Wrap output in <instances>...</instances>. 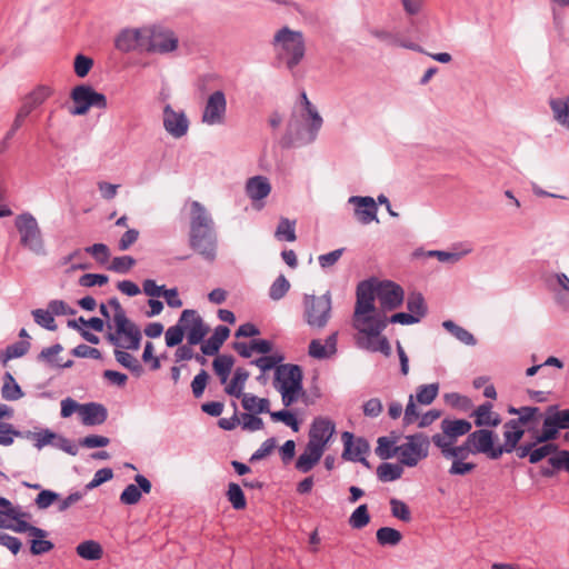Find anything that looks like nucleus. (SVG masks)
Returning a JSON list of instances; mask_svg holds the SVG:
<instances>
[{"label": "nucleus", "mask_w": 569, "mask_h": 569, "mask_svg": "<svg viewBox=\"0 0 569 569\" xmlns=\"http://www.w3.org/2000/svg\"><path fill=\"white\" fill-rule=\"evenodd\" d=\"M188 242L204 261H216L218 234L214 221L208 209L197 200L190 202Z\"/></svg>", "instance_id": "f257e3e1"}, {"label": "nucleus", "mask_w": 569, "mask_h": 569, "mask_svg": "<svg viewBox=\"0 0 569 569\" xmlns=\"http://www.w3.org/2000/svg\"><path fill=\"white\" fill-rule=\"evenodd\" d=\"M108 306L112 309V322L116 328L114 333H109V341L123 349L138 350L140 347V329L131 322L122 306L117 298L109 300Z\"/></svg>", "instance_id": "f03ea898"}, {"label": "nucleus", "mask_w": 569, "mask_h": 569, "mask_svg": "<svg viewBox=\"0 0 569 569\" xmlns=\"http://www.w3.org/2000/svg\"><path fill=\"white\" fill-rule=\"evenodd\" d=\"M273 386L281 393L284 407H290L302 395V371L297 365H280L274 371Z\"/></svg>", "instance_id": "7ed1b4c3"}, {"label": "nucleus", "mask_w": 569, "mask_h": 569, "mask_svg": "<svg viewBox=\"0 0 569 569\" xmlns=\"http://www.w3.org/2000/svg\"><path fill=\"white\" fill-rule=\"evenodd\" d=\"M274 47L289 69L297 66L305 56V41L301 32L284 27L274 36Z\"/></svg>", "instance_id": "20e7f679"}, {"label": "nucleus", "mask_w": 569, "mask_h": 569, "mask_svg": "<svg viewBox=\"0 0 569 569\" xmlns=\"http://www.w3.org/2000/svg\"><path fill=\"white\" fill-rule=\"evenodd\" d=\"M14 227L19 233L20 244L37 256L46 254L42 232L37 219L29 212L18 214Z\"/></svg>", "instance_id": "39448f33"}, {"label": "nucleus", "mask_w": 569, "mask_h": 569, "mask_svg": "<svg viewBox=\"0 0 569 569\" xmlns=\"http://www.w3.org/2000/svg\"><path fill=\"white\" fill-rule=\"evenodd\" d=\"M430 439L422 432L406 436L396 448V458L400 465L416 467L429 455Z\"/></svg>", "instance_id": "423d86ee"}, {"label": "nucleus", "mask_w": 569, "mask_h": 569, "mask_svg": "<svg viewBox=\"0 0 569 569\" xmlns=\"http://www.w3.org/2000/svg\"><path fill=\"white\" fill-rule=\"evenodd\" d=\"M386 327V318L355 327L358 330V346L372 352H381L385 356H389L391 353L390 343L388 339L381 335Z\"/></svg>", "instance_id": "0eeeda50"}, {"label": "nucleus", "mask_w": 569, "mask_h": 569, "mask_svg": "<svg viewBox=\"0 0 569 569\" xmlns=\"http://www.w3.org/2000/svg\"><path fill=\"white\" fill-rule=\"evenodd\" d=\"M377 299L375 284L370 281H362L357 287V300L353 312V327L368 323L373 320L386 318L376 312L375 300Z\"/></svg>", "instance_id": "6e6552de"}, {"label": "nucleus", "mask_w": 569, "mask_h": 569, "mask_svg": "<svg viewBox=\"0 0 569 569\" xmlns=\"http://www.w3.org/2000/svg\"><path fill=\"white\" fill-rule=\"evenodd\" d=\"M306 322L317 329L326 327L331 317V297L329 292L322 296H305Z\"/></svg>", "instance_id": "1a4fd4ad"}, {"label": "nucleus", "mask_w": 569, "mask_h": 569, "mask_svg": "<svg viewBox=\"0 0 569 569\" xmlns=\"http://www.w3.org/2000/svg\"><path fill=\"white\" fill-rule=\"evenodd\" d=\"M29 517L30 515L28 512L10 502L9 507H2L0 509V528L18 533L26 532L28 535L43 536V529L34 527L26 520Z\"/></svg>", "instance_id": "9d476101"}, {"label": "nucleus", "mask_w": 569, "mask_h": 569, "mask_svg": "<svg viewBox=\"0 0 569 569\" xmlns=\"http://www.w3.org/2000/svg\"><path fill=\"white\" fill-rule=\"evenodd\" d=\"M498 436L492 430L487 428H480L468 435L463 447L472 453H483L492 460H497L501 457V449H498L496 445Z\"/></svg>", "instance_id": "9b49d317"}, {"label": "nucleus", "mask_w": 569, "mask_h": 569, "mask_svg": "<svg viewBox=\"0 0 569 569\" xmlns=\"http://www.w3.org/2000/svg\"><path fill=\"white\" fill-rule=\"evenodd\" d=\"M71 99L74 108L71 113L74 116L86 114L90 108L106 109L108 107L104 94L94 91L90 86L80 84L72 89Z\"/></svg>", "instance_id": "f8f14e48"}, {"label": "nucleus", "mask_w": 569, "mask_h": 569, "mask_svg": "<svg viewBox=\"0 0 569 569\" xmlns=\"http://www.w3.org/2000/svg\"><path fill=\"white\" fill-rule=\"evenodd\" d=\"M146 51L168 53L178 47V38L169 30L161 27L144 28Z\"/></svg>", "instance_id": "ddd939ff"}, {"label": "nucleus", "mask_w": 569, "mask_h": 569, "mask_svg": "<svg viewBox=\"0 0 569 569\" xmlns=\"http://www.w3.org/2000/svg\"><path fill=\"white\" fill-rule=\"evenodd\" d=\"M569 428V410H558L550 406L543 420L542 430L536 436V442L552 441L558 437L559 429Z\"/></svg>", "instance_id": "4468645a"}, {"label": "nucleus", "mask_w": 569, "mask_h": 569, "mask_svg": "<svg viewBox=\"0 0 569 569\" xmlns=\"http://www.w3.org/2000/svg\"><path fill=\"white\" fill-rule=\"evenodd\" d=\"M226 96L222 91L217 90L208 97L201 120L208 126L222 124L226 120Z\"/></svg>", "instance_id": "2eb2a0df"}, {"label": "nucleus", "mask_w": 569, "mask_h": 569, "mask_svg": "<svg viewBox=\"0 0 569 569\" xmlns=\"http://www.w3.org/2000/svg\"><path fill=\"white\" fill-rule=\"evenodd\" d=\"M51 94H52V89L48 86H38L34 90H32L30 93H28L23 98L22 104L16 114L14 127L21 128L26 118L36 108L41 106Z\"/></svg>", "instance_id": "dca6fc26"}, {"label": "nucleus", "mask_w": 569, "mask_h": 569, "mask_svg": "<svg viewBox=\"0 0 569 569\" xmlns=\"http://www.w3.org/2000/svg\"><path fill=\"white\" fill-rule=\"evenodd\" d=\"M179 322L183 327V331L187 332V340L190 346L200 343L209 331L194 310H183Z\"/></svg>", "instance_id": "f3484780"}, {"label": "nucleus", "mask_w": 569, "mask_h": 569, "mask_svg": "<svg viewBox=\"0 0 569 569\" xmlns=\"http://www.w3.org/2000/svg\"><path fill=\"white\" fill-rule=\"evenodd\" d=\"M377 300L383 311L398 308L403 301L402 288L392 281H381L375 284Z\"/></svg>", "instance_id": "a211bd4d"}, {"label": "nucleus", "mask_w": 569, "mask_h": 569, "mask_svg": "<svg viewBox=\"0 0 569 569\" xmlns=\"http://www.w3.org/2000/svg\"><path fill=\"white\" fill-rule=\"evenodd\" d=\"M336 432L335 422L327 417H316L310 426L308 442L326 451L327 445Z\"/></svg>", "instance_id": "6ab92c4d"}, {"label": "nucleus", "mask_w": 569, "mask_h": 569, "mask_svg": "<svg viewBox=\"0 0 569 569\" xmlns=\"http://www.w3.org/2000/svg\"><path fill=\"white\" fill-rule=\"evenodd\" d=\"M163 127L173 138H181L189 130V120L183 111H176L170 104L163 108Z\"/></svg>", "instance_id": "aec40b11"}, {"label": "nucleus", "mask_w": 569, "mask_h": 569, "mask_svg": "<svg viewBox=\"0 0 569 569\" xmlns=\"http://www.w3.org/2000/svg\"><path fill=\"white\" fill-rule=\"evenodd\" d=\"M343 442L342 458L351 461L366 462L365 456L369 452V443L363 438H355L349 431L341 435Z\"/></svg>", "instance_id": "412c9836"}, {"label": "nucleus", "mask_w": 569, "mask_h": 569, "mask_svg": "<svg viewBox=\"0 0 569 569\" xmlns=\"http://www.w3.org/2000/svg\"><path fill=\"white\" fill-rule=\"evenodd\" d=\"M114 46L122 52L132 50L146 51L144 28L122 30L116 38Z\"/></svg>", "instance_id": "4be33fe9"}, {"label": "nucleus", "mask_w": 569, "mask_h": 569, "mask_svg": "<svg viewBox=\"0 0 569 569\" xmlns=\"http://www.w3.org/2000/svg\"><path fill=\"white\" fill-rule=\"evenodd\" d=\"M349 202L356 206L355 214L359 222L368 224L377 219V204L371 197H357L353 196L349 199Z\"/></svg>", "instance_id": "5701e85b"}, {"label": "nucleus", "mask_w": 569, "mask_h": 569, "mask_svg": "<svg viewBox=\"0 0 569 569\" xmlns=\"http://www.w3.org/2000/svg\"><path fill=\"white\" fill-rule=\"evenodd\" d=\"M136 485H128L120 495V502L123 505H137L142 496V492L150 493L151 482L142 475L134 477Z\"/></svg>", "instance_id": "b1692460"}, {"label": "nucleus", "mask_w": 569, "mask_h": 569, "mask_svg": "<svg viewBox=\"0 0 569 569\" xmlns=\"http://www.w3.org/2000/svg\"><path fill=\"white\" fill-rule=\"evenodd\" d=\"M471 417L475 418V425L477 427H497L501 423V417L498 412L493 411L491 402H485L477 407Z\"/></svg>", "instance_id": "393cba45"}, {"label": "nucleus", "mask_w": 569, "mask_h": 569, "mask_svg": "<svg viewBox=\"0 0 569 569\" xmlns=\"http://www.w3.org/2000/svg\"><path fill=\"white\" fill-rule=\"evenodd\" d=\"M525 435L523 428L519 427L515 421H507L503 425V438L505 441L502 445H498V449H501V456L503 453H510L516 448L521 438Z\"/></svg>", "instance_id": "a878e982"}, {"label": "nucleus", "mask_w": 569, "mask_h": 569, "mask_svg": "<svg viewBox=\"0 0 569 569\" xmlns=\"http://www.w3.org/2000/svg\"><path fill=\"white\" fill-rule=\"evenodd\" d=\"M79 416L83 425L97 426L102 425L107 420L108 412L102 405L90 402L81 406Z\"/></svg>", "instance_id": "bb28decb"}, {"label": "nucleus", "mask_w": 569, "mask_h": 569, "mask_svg": "<svg viewBox=\"0 0 569 569\" xmlns=\"http://www.w3.org/2000/svg\"><path fill=\"white\" fill-rule=\"evenodd\" d=\"M325 450L313 443L307 442L303 452L296 462V468L301 472L310 471L321 459Z\"/></svg>", "instance_id": "cd10ccee"}, {"label": "nucleus", "mask_w": 569, "mask_h": 569, "mask_svg": "<svg viewBox=\"0 0 569 569\" xmlns=\"http://www.w3.org/2000/svg\"><path fill=\"white\" fill-rule=\"evenodd\" d=\"M337 332L331 333L326 342L322 343L319 339L311 340L309 345V356L316 359H325L337 352Z\"/></svg>", "instance_id": "c85d7f7f"}, {"label": "nucleus", "mask_w": 569, "mask_h": 569, "mask_svg": "<svg viewBox=\"0 0 569 569\" xmlns=\"http://www.w3.org/2000/svg\"><path fill=\"white\" fill-rule=\"evenodd\" d=\"M431 440L435 443V446L440 449L442 457L446 459H451L452 456L461 457L462 453L465 452L463 445L455 446L457 440L443 431L442 433L433 435Z\"/></svg>", "instance_id": "c756f323"}, {"label": "nucleus", "mask_w": 569, "mask_h": 569, "mask_svg": "<svg viewBox=\"0 0 569 569\" xmlns=\"http://www.w3.org/2000/svg\"><path fill=\"white\" fill-rule=\"evenodd\" d=\"M246 192L252 201H259L267 198L271 192V184L263 176H254L248 179Z\"/></svg>", "instance_id": "7c9ffc66"}, {"label": "nucleus", "mask_w": 569, "mask_h": 569, "mask_svg": "<svg viewBox=\"0 0 569 569\" xmlns=\"http://www.w3.org/2000/svg\"><path fill=\"white\" fill-rule=\"evenodd\" d=\"M230 330L226 326H218L213 335L201 346L202 353L207 356L216 355L222 343L228 339Z\"/></svg>", "instance_id": "2f4dec72"}, {"label": "nucleus", "mask_w": 569, "mask_h": 569, "mask_svg": "<svg viewBox=\"0 0 569 569\" xmlns=\"http://www.w3.org/2000/svg\"><path fill=\"white\" fill-rule=\"evenodd\" d=\"M553 119L563 128L569 130V97L553 98L549 101Z\"/></svg>", "instance_id": "473e14b6"}, {"label": "nucleus", "mask_w": 569, "mask_h": 569, "mask_svg": "<svg viewBox=\"0 0 569 569\" xmlns=\"http://www.w3.org/2000/svg\"><path fill=\"white\" fill-rule=\"evenodd\" d=\"M241 405L244 410L251 413L270 412V401L267 398H259L251 393L241 395Z\"/></svg>", "instance_id": "72a5a7b5"}, {"label": "nucleus", "mask_w": 569, "mask_h": 569, "mask_svg": "<svg viewBox=\"0 0 569 569\" xmlns=\"http://www.w3.org/2000/svg\"><path fill=\"white\" fill-rule=\"evenodd\" d=\"M249 371H247L244 368H237L231 381L224 388L226 393L236 398H240L243 393L244 385L249 379Z\"/></svg>", "instance_id": "f704fd0d"}, {"label": "nucleus", "mask_w": 569, "mask_h": 569, "mask_svg": "<svg viewBox=\"0 0 569 569\" xmlns=\"http://www.w3.org/2000/svg\"><path fill=\"white\" fill-rule=\"evenodd\" d=\"M472 426L468 420L457 419L449 420L445 419L441 421V429L443 432L448 433L450 437L457 440L458 437L463 435L471 433Z\"/></svg>", "instance_id": "c9c22d12"}, {"label": "nucleus", "mask_w": 569, "mask_h": 569, "mask_svg": "<svg viewBox=\"0 0 569 569\" xmlns=\"http://www.w3.org/2000/svg\"><path fill=\"white\" fill-rule=\"evenodd\" d=\"M77 555L86 560H99L103 556L102 547L94 540H86L76 548Z\"/></svg>", "instance_id": "e433bc0d"}, {"label": "nucleus", "mask_w": 569, "mask_h": 569, "mask_svg": "<svg viewBox=\"0 0 569 569\" xmlns=\"http://www.w3.org/2000/svg\"><path fill=\"white\" fill-rule=\"evenodd\" d=\"M233 365H234V360H233L232 356H228V355L218 356L213 360V362H212L213 370H214L216 375L219 377L220 382L222 385L227 383Z\"/></svg>", "instance_id": "4c0bfd02"}, {"label": "nucleus", "mask_w": 569, "mask_h": 569, "mask_svg": "<svg viewBox=\"0 0 569 569\" xmlns=\"http://www.w3.org/2000/svg\"><path fill=\"white\" fill-rule=\"evenodd\" d=\"M399 438L395 435H390L387 437H380L378 439V446L376 448V453L381 459H389L396 457V448L398 447Z\"/></svg>", "instance_id": "58836bf2"}, {"label": "nucleus", "mask_w": 569, "mask_h": 569, "mask_svg": "<svg viewBox=\"0 0 569 569\" xmlns=\"http://www.w3.org/2000/svg\"><path fill=\"white\" fill-rule=\"evenodd\" d=\"M465 452L462 456H452L450 460H452V465L449 469V473L452 476H465L470 472H472L476 468V465L472 462H466L465 460L469 456V451L467 450V447H465Z\"/></svg>", "instance_id": "ea45409f"}, {"label": "nucleus", "mask_w": 569, "mask_h": 569, "mask_svg": "<svg viewBox=\"0 0 569 569\" xmlns=\"http://www.w3.org/2000/svg\"><path fill=\"white\" fill-rule=\"evenodd\" d=\"M443 328L449 331L456 339L467 346H475L477 343L476 338L467 329L456 325L451 320H446L442 323Z\"/></svg>", "instance_id": "a19ab883"}, {"label": "nucleus", "mask_w": 569, "mask_h": 569, "mask_svg": "<svg viewBox=\"0 0 569 569\" xmlns=\"http://www.w3.org/2000/svg\"><path fill=\"white\" fill-rule=\"evenodd\" d=\"M403 473L402 465L383 462L377 468L378 478L383 481H395Z\"/></svg>", "instance_id": "79ce46f5"}, {"label": "nucleus", "mask_w": 569, "mask_h": 569, "mask_svg": "<svg viewBox=\"0 0 569 569\" xmlns=\"http://www.w3.org/2000/svg\"><path fill=\"white\" fill-rule=\"evenodd\" d=\"M2 398L6 400H18L23 396L20 386L10 372H6L4 382L1 389Z\"/></svg>", "instance_id": "37998d69"}, {"label": "nucleus", "mask_w": 569, "mask_h": 569, "mask_svg": "<svg viewBox=\"0 0 569 569\" xmlns=\"http://www.w3.org/2000/svg\"><path fill=\"white\" fill-rule=\"evenodd\" d=\"M376 538L381 546H397L400 543L402 535L391 527H381L377 530Z\"/></svg>", "instance_id": "c03bdc74"}, {"label": "nucleus", "mask_w": 569, "mask_h": 569, "mask_svg": "<svg viewBox=\"0 0 569 569\" xmlns=\"http://www.w3.org/2000/svg\"><path fill=\"white\" fill-rule=\"evenodd\" d=\"M114 357L120 365L129 369L133 375L139 377L143 372V368L139 360L129 352L117 349L114 350Z\"/></svg>", "instance_id": "a18cd8bd"}, {"label": "nucleus", "mask_w": 569, "mask_h": 569, "mask_svg": "<svg viewBox=\"0 0 569 569\" xmlns=\"http://www.w3.org/2000/svg\"><path fill=\"white\" fill-rule=\"evenodd\" d=\"M439 392L438 383L422 385L417 389L416 400L420 405L428 406L437 398Z\"/></svg>", "instance_id": "49530a36"}, {"label": "nucleus", "mask_w": 569, "mask_h": 569, "mask_svg": "<svg viewBox=\"0 0 569 569\" xmlns=\"http://www.w3.org/2000/svg\"><path fill=\"white\" fill-rule=\"evenodd\" d=\"M43 536L29 535L32 539L30 541V552L33 556H39L47 553L53 549V543L49 540H46L48 532L43 530Z\"/></svg>", "instance_id": "de8ad7c7"}, {"label": "nucleus", "mask_w": 569, "mask_h": 569, "mask_svg": "<svg viewBox=\"0 0 569 569\" xmlns=\"http://www.w3.org/2000/svg\"><path fill=\"white\" fill-rule=\"evenodd\" d=\"M370 522V515L367 505H360L349 518V525L353 529H362Z\"/></svg>", "instance_id": "09e8293b"}, {"label": "nucleus", "mask_w": 569, "mask_h": 569, "mask_svg": "<svg viewBox=\"0 0 569 569\" xmlns=\"http://www.w3.org/2000/svg\"><path fill=\"white\" fill-rule=\"evenodd\" d=\"M227 497L236 510H242L246 508V497L239 485L234 482L229 483Z\"/></svg>", "instance_id": "8fccbe9b"}, {"label": "nucleus", "mask_w": 569, "mask_h": 569, "mask_svg": "<svg viewBox=\"0 0 569 569\" xmlns=\"http://www.w3.org/2000/svg\"><path fill=\"white\" fill-rule=\"evenodd\" d=\"M30 348L28 341H19L7 347L6 352L1 356L2 365L6 366L10 359L24 356Z\"/></svg>", "instance_id": "3c124183"}, {"label": "nucleus", "mask_w": 569, "mask_h": 569, "mask_svg": "<svg viewBox=\"0 0 569 569\" xmlns=\"http://www.w3.org/2000/svg\"><path fill=\"white\" fill-rule=\"evenodd\" d=\"M296 222L287 218H281L276 230V237L292 242L297 239L295 231Z\"/></svg>", "instance_id": "603ef678"}, {"label": "nucleus", "mask_w": 569, "mask_h": 569, "mask_svg": "<svg viewBox=\"0 0 569 569\" xmlns=\"http://www.w3.org/2000/svg\"><path fill=\"white\" fill-rule=\"evenodd\" d=\"M541 417L540 409L537 407H520L519 417L517 419H511V421L517 422V425L521 428L523 426L529 425L530 422L538 421Z\"/></svg>", "instance_id": "864d4df0"}, {"label": "nucleus", "mask_w": 569, "mask_h": 569, "mask_svg": "<svg viewBox=\"0 0 569 569\" xmlns=\"http://www.w3.org/2000/svg\"><path fill=\"white\" fill-rule=\"evenodd\" d=\"M289 289H290V282L283 274H281L271 284V287L269 289V297L276 301L280 300L281 298H283L286 296V293L289 291Z\"/></svg>", "instance_id": "5fc2aeb1"}, {"label": "nucleus", "mask_w": 569, "mask_h": 569, "mask_svg": "<svg viewBox=\"0 0 569 569\" xmlns=\"http://www.w3.org/2000/svg\"><path fill=\"white\" fill-rule=\"evenodd\" d=\"M390 507H391V515L395 518H398L399 520H401L403 522L411 521L410 509L403 501L392 498L390 500Z\"/></svg>", "instance_id": "6e6d98bb"}, {"label": "nucleus", "mask_w": 569, "mask_h": 569, "mask_svg": "<svg viewBox=\"0 0 569 569\" xmlns=\"http://www.w3.org/2000/svg\"><path fill=\"white\" fill-rule=\"evenodd\" d=\"M32 316H33L36 323H38L39 326H41L48 330H51V331H54L57 329L54 318L51 315V312L49 311V309L48 310L36 309L32 311Z\"/></svg>", "instance_id": "4d7b16f0"}, {"label": "nucleus", "mask_w": 569, "mask_h": 569, "mask_svg": "<svg viewBox=\"0 0 569 569\" xmlns=\"http://www.w3.org/2000/svg\"><path fill=\"white\" fill-rule=\"evenodd\" d=\"M269 413H270V418L272 419V421L283 422L284 425L290 427L295 432H297L299 430V422H298L297 418L295 417V415L291 413L290 411L280 410V411H274V412H269Z\"/></svg>", "instance_id": "13d9d810"}, {"label": "nucleus", "mask_w": 569, "mask_h": 569, "mask_svg": "<svg viewBox=\"0 0 569 569\" xmlns=\"http://www.w3.org/2000/svg\"><path fill=\"white\" fill-rule=\"evenodd\" d=\"M407 308L410 315L418 317V321L426 313L425 301L421 295L415 293L408 298Z\"/></svg>", "instance_id": "bf43d9fd"}, {"label": "nucleus", "mask_w": 569, "mask_h": 569, "mask_svg": "<svg viewBox=\"0 0 569 569\" xmlns=\"http://www.w3.org/2000/svg\"><path fill=\"white\" fill-rule=\"evenodd\" d=\"M557 450L558 446L555 443H549V441L543 442V445L539 448L533 447L530 455V463H537Z\"/></svg>", "instance_id": "052dcab7"}, {"label": "nucleus", "mask_w": 569, "mask_h": 569, "mask_svg": "<svg viewBox=\"0 0 569 569\" xmlns=\"http://www.w3.org/2000/svg\"><path fill=\"white\" fill-rule=\"evenodd\" d=\"M136 263V260L130 256H122L113 258L110 270L118 273L128 272Z\"/></svg>", "instance_id": "680f3d73"}, {"label": "nucleus", "mask_w": 569, "mask_h": 569, "mask_svg": "<svg viewBox=\"0 0 569 569\" xmlns=\"http://www.w3.org/2000/svg\"><path fill=\"white\" fill-rule=\"evenodd\" d=\"M184 336L183 327L178 322L166 331V343L168 347L178 346Z\"/></svg>", "instance_id": "e2e57ef3"}, {"label": "nucleus", "mask_w": 569, "mask_h": 569, "mask_svg": "<svg viewBox=\"0 0 569 569\" xmlns=\"http://www.w3.org/2000/svg\"><path fill=\"white\" fill-rule=\"evenodd\" d=\"M84 252L90 253L100 263H104L110 257L109 248L103 243H96L91 247H87L83 250V253Z\"/></svg>", "instance_id": "0e129e2a"}, {"label": "nucleus", "mask_w": 569, "mask_h": 569, "mask_svg": "<svg viewBox=\"0 0 569 569\" xmlns=\"http://www.w3.org/2000/svg\"><path fill=\"white\" fill-rule=\"evenodd\" d=\"M93 66V60L82 54H78L74 59V72L78 77H86Z\"/></svg>", "instance_id": "69168bd1"}, {"label": "nucleus", "mask_w": 569, "mask_h": 569, "mask_svg": "<svg viewBox=\"0 0 569 569\" xmlns=\"http://www.w3.org/2000/svg\"><path fill=\"white\" fill-rule=\"evenodd\" d=\"M208 373L206 370H201L192 380L191 389L192 393L196 398H200L203 395V391L207 387L208 382Z\"/></svg>", "instance_id": "338daca9"}, {"label": "nucleus", "mask_w": 569, "mask_h": 569, "mask_svg": "<svg viewBox=\"0 0 569 569\" xmlns=\"http://www.w3.org/2000/svg\"><path fill=\"white\" fill-rule=\"evenodd\" d=\"M549 463L553 469L566 470L569 472V451L561 450L556 456L549 458Z\"/></svg>", "instance_id": "774afa93"}]
</instances>
